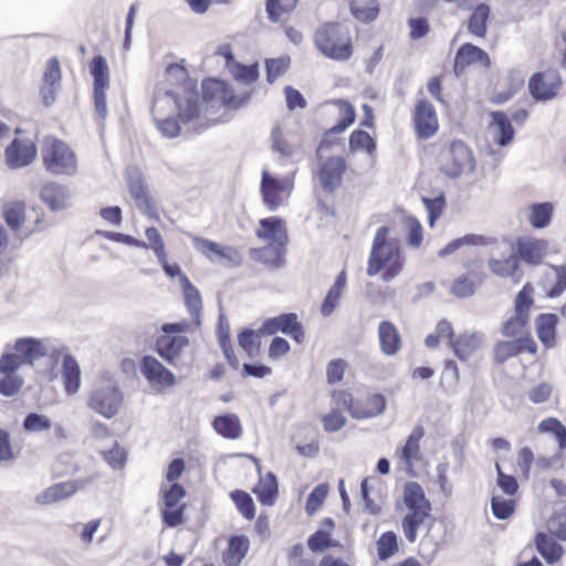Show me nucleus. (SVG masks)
Returning a JSON list of instances; mask_svg holds the SVG:
<instances>
[{"label": "nucleus", "instance_id": "1", "mask_svg": "<svg viewBox=\"0 0 566 566\" xmlns=\"http://www.w3.org/2000/svg\"><path fill=\"white\" fill-rule=\"evenodd\" d=\"M170 113L178 115L186 132L201 134L208 128L205 118L200 115V94L195 87L185 86L182 94L163 87L155 90L153 117Z\"/></svg>", "mask_w": 566, "mask_h": 566}, {"label": "nucleus", "instance_id": "2", "mask_svg": "<svg viewBox=\"0 0 566 566\" xmlns=\"http://www.w3.org/2000/svg\"><path fill=\"white\" fill-rule=\"evenodd\" d=\"M388 234L387 226L376 231L366 270L368 276H375L385 269L381 275L384 282L392 281L402 270L400 250L388 240Z\"/></svg>", "mask_w": 566, "mask_h": 566}, {"label": "nucleus", "instance_id": "3", "mask_svg": "<svg viewBox=\"0 0 566 566\" xmlns=\"http://www.w3.org/2000/svg\"><path fill=\"white\" fill-rule=\"evenodd\" d=\"M316 49L326 57L345 62L353 55V43L348 31L338 22H327L314 34Z\"/></svg>", "mask_w": 566, "mask_h": 566}, {"label": "nucleus", "instance_id": "4", "mask_svg": "<svg viewBox=\"0 0 566 566\" xmlns=\"http://www.w3.org/2000/svg\"><path fill=\"white\" fill-rule=\"evenodd\" d=\"M44 340L24 336L18 337L14 343L7 344L4 353L0 356V370L18 371L22 366H33L35 361L45 357Z\"/></svg>", "mask_w": 566, "mask_h": 566}, {"label": "nucleus", "instance_id": "5", "mask_svg": "<svg viewBox=\"0 0 566 566\" xmlns=\"http://www.w3.org/2000/svg\"><path fill=\"white\" fill-rule=\"evenodd\" d=\"M41 157L45 170L56 176H74L77 171V158L64 142L49 137L44 140Z\"/></svg>", "mask_w": 566, "mask_h": 566}, {"label": "nucleus", "instance_id": "6", "mask_svg": "<svg viewBox=\"0 0 566 566\" xmlns=\"http://www.w3.org/2000/svg\"><path fill=\"white\" fill-rule=\"evenodd\" d=\"M202 96L200 95V115L205 118L208 127L210 126L208 118L202 114L205 104L210 102H220L226 107L239 109L244 106L251 97V93L237 95L233 88L222 80L207 78L202 82Z\"/></svg>", "mask_w": 566, "mask_h": 566}, {"label": "nucleus", "instance_id": "7", "mask_svg": "<svg viewBox=\"0 0 566 566\" xmlns=\"http://www.w3.org/2000/svg\"><path fill=\"white\" fill-rule=\"evenodd\" d=\"M475 159L470 147L462 140L455 139L440 156V171L451 179H458L464 171H473Z\"/></svg>", "mask_w": 566, "mask_h": 566}, {"label": "nucleus", "instance_id": "8", "mask_svg": "<svg viewBox=\"0 0 566 566\" xmlns=\"http://www.w3.org/2000/svg\"><path fill=\"white\" fill-rule=\"evenodd\" d=\"M93 77V101L96 115L104 120L107 117L106 91L109 86V69L106 59L95 55L88 65Z\"/></svg>", "mask_w": 566, "mask_h": 566}, {"label": "nucleus", "instance_id": "9", "mask_svg": "<svg viewBox=\"0 0 566 566\" xmlns=\"http://www.w3.org/2000/svg\"><path fill=\"white\" fill-rule=\"evenodd\" d=\"M124 395L115 385L95 387L88 398V407L106 419L115 417L123 405Z\"/></svg>", "mask_w": 566, "mask_h": 566}, {"label": "nucleus", "instance_id": "10", "mask_svg": "<svg viewBox=\"0 0 566 566\" xmlns=\"http://www.w3.org/2000/svg\"><path fill=\"white\" fill-rule=\"evenodd\" d=\"M279 332L290 336L297 344H302L305 339L304 326L294 312L264 319L258 331L261 336H272Z\"/></svg>", "mask_w": 566, "mask_h": 566}, {"label": "nucleus", "instance_id": "11", "mask_svg": "<svg viewBox=\"0 0 566 566\" xmlns=\"http://www.w3.org/2000/svg\"><path fill=\"white\" fill-rule=\"evenodd\" d=\"M289 178L279 179L269 171L263 170L261 176L260 192L262 202L269 211H276L283 203V193L292 188Z\"/></svg>", "mask_w": 566, "mask_h": 566}, {"label": "nucleus", "instance_id": "12", "mask_svg": "<svg viewBox=\"0 0 566 566\" xmlns=\"http://www.w3.org/2000/svg\"><path fill=\"white\" fill-rule=\"evenodd\" d=\"M562 80L557 72H537L528 81L530 95L536 102H547L557 96Z\"/></svg>", "mask_w": 566, "mask_h": 566}, {"label": "nucleus", "instance_id": "13", "mask_svg": "<svg viewBox=\"0 0 566 566\" xmlns=\"http://www.w3.org/2000/svg\"><path fill=\"white\" fill-rule=\"evenodd\" d=\"M413 127L419 139L431 138L439 129L434 106L427 98H420L412 116Z\"/></svg>", "mask_w": 566, "mask_h": 566}, {"label": "nucleus", "instance_id": "14", "mask_svg": "<svg viewBox=\"0 0 566 566\" xmlns=\"http://www.w3.org/2000/svg\"><path fill=\"white\" fill-rule=\"evenodd\" d=\"M127 186L136 207L150 219L158 220L159 214L156 205L147 193V186L142 174L137 170L128 174Z\"/></svg>", "mask_w": 566, "mask_h": 566}, {"label": "nucleus", "instance_id": "15", "mask_svg": "<svg viewBox=\"0 0 566 566\" xmlns=\"http://www.w3.org/2000/svg\"><path fill=\"white\" fill-rule=\"evenodd\" d=\"M536 350L537 345L530 336H521L513 340H499L493 348L494 360L500 365L522 353L535 354Z\"/></svg>", "mask_w": 566, "mask_h": 566}, {"label": "nucleus", "instance_id": "16", "mask_svg": "<svg viewBox=\"0 0 566 566\" xmlns=\"http://www.w3.org/2000/svg\"><path fill=\"white\" fill-rule=\"evenodd\" d=\"M139 369L151 386L171 387L176 382V377L172 371L151 355L142 357Z\"/></svg>", "mask_w": 566, "mask_h": 566}, {"label": "nucleus", "instance_id": "17", "mask_svg": "<svg viewBox=\"0 0 566 566\" xmlns=\"http://www.w3.org/2000/svg\"><path fill=\"white\" fill-rule=\"evenodd\" d=\"M346 167L342 156L329 157L319 166L318 177L324 191L332 193L340 187Z\"/></svg>", "mask_w": 566, "mask_h": 566}, {"label": "nucleus", "instance_id": "18", "mask_svg": "<svg viewBox=\"0 0 566 566\" xmlns=\"http://www.w3.org/2000/svg\"><path fill=\"white\" fill-rule=\"evenodd\" d=\"M547 251L548 241L545 239L520 237L516 240V258L526 264L539 265Z\"/></svg>", "mask_w": 566, "mask_h": 566}, {"label": "nucleus", "instance_id": "19", "mask_svg": "<svg viewBox=\"0 0 566 566\" xmlns=\"http://www.w3.org/2000/svg\"><path fill=\"white\" fill-rule=\"evenodd\" d=\"M185 335H160L155 342V352L170 366H176L182 350L188 346Z\"/></svg>", "mask_w": 566, "mask_h": 566}, {"label": "nucleus", "instance_id": "20", "mask_svg": "<svg viewBox=\"0 0 566 566\" xmlns=\"http://www.w3.org/2000/svg\"><path fill=\"white\" fill-rule=\"evenodd\" d=\"M36 153L32 142L14 138L6 148V163L11 169L27 167L34 160Z\"/></svg>", "mask_w": 566, "mask_h": 566}, {"label": "nucleus", "instance_id": "21", "mask_svg": "<svg viewBox=\"0 0 566 566\" xmlns=\"http://www.w3.org/2000/svg\"><path fill=\"white\" fill-rule=\"evenodd\" d=\"M476 62L486 67L491 65L490 56L483 49L472 43H464L457 50L453 64L454 73L460 75L465 67Z\"/></svg>", "mask_w": 566, "mask_h": 566}, {"label": "nucleus", "instance_id": "22", "mask_svg": "<svg viewBox=\"0 0 566 566\" xmlns=\"http://www.w3.org/2000/svg\"><path fill=\"white\" fill-rule=\"evenodd\" d=\"M387 401L384 395L373 394L365 400H356V403L349 406V415L354 419L364 420L378 417L384 413Z\"/></svg>", "mask_w": 566, "mask_h": 566}, {"label": "nucleus", "instance_id": "23", "mask_svg": "<svg viewBox=\"0 0 566 566\" xmlns=\"http://www.w3.org/2000/svg\"><path fill=\"white\" fill-rule=\"evenodd\" d=\"M40 198L51 211L56 212L67 208L71 192L67 186L49 181L41 188Z\"/></svg>", "mask_w": 566, "mask_h": 566}, {"label": "nucleus", "instance_id": "24", "mask_svg": "<svg viewBox=\"0 0 566 566\" xmlns=\"http://www.w3.org/2000/svg\"><path fill=\"white\" fill-rule=\"evenodd\" d=\"M260 229L255 234L259 239L270 241L271 243L287 245L289 237L284 228L283 220L280 217H268L260 220Z\"/></svg>", "mask_w": 566, "mask_h": 566}, {"label": "nucleus", "instance_id": "25", "mask_svg": "<svg viewBox=\"0 0 566 566\" xmlns=\"http://www.w3.org/2000/svg\"><path fill=\"white\" fill-rule=\"evenodd\" d=\"M286 245L271 243L261 248H251L250 256L270 269L277 270L283 266Z\"/></svg>", "mask_w": 566, "mask_h": 566}, {"label": "nucleus", "instance_id": "26", "mask_svg": "<svg viewBox=\"0 0 566 566\" xmlns=\"http://www.w3.org/2000/svg\"><path fill=\"white\" fill-rule=\"evenodd\" d=\"M80 489L76 481L55 483L39 493L34 501L40 505H49L72 496Z\"/></svg>", "mask_w": 566, "mask_h": 566}, {"label": "nucleus", "instance_id": "27", "mask_svg": "<svg viewBox=\"0 0 566 566\" xmlns=\"http://www.w3.org/2000/svg\"><path fill=\"white\" fill-rule=\"evenodd\" d=\"M378 339L380 350L387 356H395L401 348V337L397 327L389 321L378 325Z\"/></svg>", "mask_w": 566, "mask_h": 566}, {"label": "nucleus", "instance_id": "28", "mask_svg": "<svg viewBox=\"0 0 566 566\" xmlns=\"http://www.w3.org/2000/svg\"><path fill=\"white\" fill-rule=\"evenodd\" d=\"M62 379L67 396H73L80 390L81 368L75 357L70 353L63 356Z\"/></svg>", "mask_w": 566, "mask_h": 566}, {"label": "nucleus", "instance_id": "29", "mask_svg": "<svg viewBox=\"0 0 566 566\" xmlns=\"http://www.w3.org/2000/svg\"><path fill=\"white\" fill-rule=\"evenodd\" d=\"M181 290L187 310L196 326L201 325L202 300L199 290L190 282L187 275L181 276Z\"/></svg>", "mask_w": 566, "mask_h": 566}, {"label": "nucleus", "instance_id": "30", "mask_svg": "<svg viewBox=\"0 0 566 566\" xmlns=\"http://www.w3.org/2000/svg\"><path fill=\"white\" fill-rule=\"evenodd\" d=\"M403 503L409 512H431V503L426 497L424 491L417 482H408L403 489Z\"/></svg>", "mask_w": 566, "mask_h": 566}, {"label": "nucleus", "instance_id": "31", "mask_svg": "<svg viewBox=\"0 0 566 566\" xmlns=\"http://www.w3.org/2000/svg\"><path fill=\"white\" fill-rule=\"evenodd\" d=\"M535 547L548 565L558 562L564 553L563 546L545 532L536 533Z\"/></svg>", "mask_w": 566, "mask_h": 566}, {"label": "nucleus", "instance_id": "32", "mask_svg": "<svg viewBox=\"0 0 566 566\" xmlns=\"http://www.w3.org/2000/svg\"><path fill=\"white\" fill-rule=\"evenodd\" d=\"M536 333L538 339L546 348H552L556 344V326L558 317L554 313H543L536 317Z\"/></svg>", "mask_w": 566, "mask_h": 566}, {"label": "nucleus", "instance_id": "33", "mask_svg": "<svg viewBox=\"0 0 566 566\" xmlns=\"http://www.w3.org/2000/svg\"><path fill=\"white\" fill-rule=\"evenodd\" d=\"M212 427L218 434L229 440L239 439L242 433L241 421L235 413H224L214 417Z\"/></svg>", "mask_w": 566, "mask_h": 566}, {"label": "nucleus", "instance_id": "34", "mask_svg": "<svg viewBox=\"0 0 566 566\" xmlns=\"http://www.w3.org/2000/svg\"><path fill=\"white\" fill-rule=\"evenodd\" d=\"M347 276L345 270L340 271L336 276L333 285L328 290L321 305V314L325 317L332 315L339 303L340 296L345 289Z\"/></svg>", "mask_w": 566, "mask_h": 566}, {"label": "nucleus", "instance_id": "35", "mask_svg": "<svg viewBox=\"0 0 566 566\" xmlns=\"http://www.w3.org/2000/svg\"><path fill=\"white\" fill-rule=\"evenodd\" d=\"M253 492L262 505L272 506L279 493L276 475L272 472H268L264 480H260L254 486Z\"/></svg>", "mask_w": 566, "mask_h": 566}, {"label": "nucleus", "instance_id": "36", "mask_svg": "<svg viewBox=\"0 0 566 566\" xmlns=\"http://www.w3.org/2000/svg\"><path fill=\"white\" fill-rule=\"evenodd\" d=\"M491 9L486 3H479L471 13L468 21V31L474 36L484 38L488 32V23Z\"/></svg>", "mask_w": 566, "mask_h": 566}, {"label": "nucleus", "instance_id": "37", "mask_svg": "<svg viewBox=\"0 0 566 566\" xmlns=\"http://www.w3.org/2000/svg\"><path fill=\"white\" fill-rule=\"evenodd\" d=\"M153 119L157 129L166 138H176L182 132L186 135L192 134L191 132H186L181 119L176 113L153 117Z\"/></svg>", "mask_w": 566, "mask_h": 566}, {"label": "nucleus", "instance_id": "38", "mask_svg": "<svg viewBox=\"0 0 566 566\" xmlns=\"http://www.w3.org/2000/svg\"><path fill=\"white\" fill-rule=\"evenodd\" d=\"M554 206L552 202H536L530 206L528 222L534 229H544L553 219Z\"/></svg>", "mask_w": 566, "mask_h": 566}, {"label": "nucleus", "instance_id": "39", "mask_svg": "<svg viewBox=\"0 0 566 566\" xmlns=\"http://www.w3.org/2000/svg\"><path fill=\"white\" fill-rule=\"evenodd\" d=\"M424 436V429L422 426H416L411 433L408 436L406 443L400 449V459L408 467L412 465V460L419 457L420 453V440Z\"/></svg>", "mask_w": 566, "mask_h": 566}, {"label": "nucleus", "instance_id": "40", "mask_svg": "<svg viewBox=\"0 0 566 566\" xmlns=\"http://www.w3.org/2000/svg\"><path fill=\"white\" fill-rule=\"evenodd\" d=\"M489 269L496 276H512L516 283L520 281V277H516L520 271V261L514 253L503 260L491 258L489 260Z\"/></svg>", "mask_w": 566, "mask_h": 566}, {"label": "nucleus", "instance_id": "41", "mask_svg": "<svg viewBox=\"0 0 566 566\" xmlns=\"http://www.w3.org/2000/svg\"><path fill=\"white\" fill-rule=\"evenodd\" d=\"M492 241L493 239L490 237L469 233L461 238H457L450 241L447 245L439 250L438 255L440 258H446L454 253L458 249H460L463 245H489L492 243Z\"/></svg>", "mask_w": 566, "mask_h": 566}, {"label": "nucleus", "instance_id": "42", "mask_svg": "<svg viewBox=\"0 0 566 566\" xmlns=\"http://www.w3.org/2000/svg\"><path fill=\"white\" fill-rule=\"evenodd\" d=\"M250 547V543L244 535H232L229 538L228 549L224 560L228 566H238L245 557Z\"/></svg>", "mask_w": 566, "mask_h": 566}, {"label": "nucleus", "instance_id": "43", "mask_svg": "<svg viewBox=\"0 0 566 566\" xmlns=\"http://www.w3.org/2000/svg\"><path fill=\"white\" fill-rule=\"evenodd\" d=\"M481 342L482 336L473 333L458 337L451 346L458 359L465 361L480 347Z\"/></svg>", "mask_w": 566, "mask_h": 566}, {"label": "nucleus", "instance_id": "44", "mask_svg": "<svg viewBox=\"0 0 566 566\" xmlns=\"http://www.w3.org/2000/svg\"><path fill=\"white\" fill-rule=\"evenodd\" d=\"M490 116L492 118V123L499 129V138L496 143L501 147H505L511 144V142L514 139L515 132L509 116L502 111H493L490 113Z\"/></svg>", "mask_w": 566, "mask_h": 566}, {"label": "nucleus", "instance_id": "45", "mask_svg": "<svg viewBox=\"0 0 566 566\" xmlns=\"http://www.w3.org/2000/svg\"><path fill=\"white\" fill-rule=\"evenodd\" d=\"M430 516L429 513H424V512H408L402 521H401V528H402V533L406 537V539L409 542V543H415L417 541V537H418V528L420 527V525L423 524V522L426 521V518H428Z\"/></svg>", "mask_w": 566, "mask_h": 566}, {"label": "nucleus", "instance_id": "46", "mask_svg": "<svg viewBox=\"0 0 566 566\" xmlns=\"http://www.w3.org/2000/svg\"><path fill=\"white\" fill-rule=\"evenodd\" d=\"M538 431L552 434L559 450L566 449V427L557 418L551 417L542 420L538 424Z\"/></svg>", "mask_w": 566, "mask_h": 566}, {"label": "nucleus", "instance_id": "47", "mask_svg": "<svg viewBox=\"0 0 566 566\" xmlns=\"http://www.w3.org/2000/svg\"><path fill=\"white\" fill-rule=\"evenodd\" d=\"M25 206L22 201L9 202L3 206V219L12 230L21 228L25 220Z\"/></svg>", "mask_w": 566, "mask_h": 566}, {"label": "nucleus", "instance_id": "48", "mask_svg": "<svg viewBox=\"0 0 566 566\" xmlns=\"http://www.w3.org/2000/svg\"><path fill=\"white\" fill-rule=\"evenodd\" d=\"M516 510V502L511 497L493 494L491 497V511L495 518L505 521L510 518Z\"/></svg>", "mask_w": 566, "mask_h": 566}, {"label": "nucleus", "instance_id": "49", "mask_svg": "<svg viewBox=\"0 0 566 566\" xmlns=\"http://www.w3.org/2000/svg\"><path fill=\"white\" fill-rule=\"evenodd\" d=\"M348 146L350 151L364 149L369 155L376 150V142L369 133L363 129H355L350 133Z\"/></svg>", "mask_w": 566, "mask_h": 566}, {"label": "nucleus", "instance_id": "50", "mask_svg": "<svg viewBox=\"0 0 566 566\" xmlns=\"http://www.w3.org/2000/svg\"><path fill=\"white\" fill-rule=\"evenodd\" d=\"M230 497L235 504L238 511L247 520H252L255 516V505L253 499L249 493L242 490H234L230 493Z\"/></svg>", "mask_w": 566, "mask_h": 566}, {"label": "nucleus", "instance_id": "51", "mask_svg": "<svg viewBox=\"0 0 566 566\" xmlns=\"http://www.w3.org/2000/svg\"><path fill=\"white\" fill-rule=\"evenodd\" d=\"M349 10L355 19L364 23L373 22L379 14V6L375 1H370L366 4L352 1L349 3Z\"/></svg>", "mask_w": 566, "mask_h": 566}, {"label": "nucleus", "instance_id": "52", "mask_svg": "<svg viewBox=\"0 0 566 566\" xmlns=\"http://www.w3.org/2000/svg\"><path fill=\"white\" fill-rule=\"evenodd\" d=\"M534 289L530 283L524 284V286L516 294L514 300V313L518 314V316H524L530 318V310L534 304L533 298Z\"/></svg>", "mask_w": 566, "mask_h": 566}, {"label": "nucleus", "instance_id": "53", "mask_svg": "<svg viewBox=\"0 0 566 566\" xmlns=\"http://www.w3.org/2000/svg\"><path fill=\"white\" fill-rule=\"evenodd\" d=\"M3 377L0 378V394L4 397L15 396L22 388L24 380L17 371L0 370Z\"/></svg>", "mask_w": 566, "mask_h": 566}, {"label": "nucleus", "instance_id": "54", "mask_svg": "<svg viewBox=\"0 0 566 566\" xmlns=\"http://www.w3.org/2000/svg\"><path fill=\"white\" fill-rule=\"evenodd\" d=\"M398 551L397 535L392 531L385 532L377 541V555L380 560H387Z\"/></svg>", "mask_w": 566, "mask_h": 566}, {"label": "nucleus", "instance_id": "55", "mask_svg": "<svg viewBox=\"0 0 566 566\" xmlns=\"http://www.w3.org/2000/svg\"><path fill=\"white\" fill-rule=\"evenodd\" d=\"M229 70L238 82L245 85L255 82L259 77V67L256 64L247 65L235 62Z\"/></svg>", "mask_w": 566, "mask_h": 566}, {"label": "nucleus", "instance_id": "56", "mask_svg": "<svg viewBox=\"0 0 566 566\" xmlns=\"http://www.w3.org/2000/svg\"><path fill=\"white\" fill-rule=\"evenodd\" d=\"M422 202L428 211L429 226L433 227L434 222L441 217L444 206L446 197L443 192H440L434 198L422 197Z\"/></svg>", "mask_w": 566, "mask_h": 566}, {"label": "nucleus", "instance_id": "57", "mask_svg": "<svg viewBox=\"0 0 566 566\" xmlns=\"http://www.w3.org/2000/svg\"><path fill=\"white\" fill-rule=\"evenodd\" d=\"M496 470V485L501 489V491L507 495L513 496L518 491V482L517 479L512 474H506L502 471L501 465L495 463Z\"/></svg>", "mask_w": 566, "mask_h": 566}, {"label": "nucleus", "instance_id": "58", "mask_svg": "<svg viewBox=\"0 0 566 566\" xmlns=\"http://www.w3.org/2000/svg\"><path fill=\"white\" fill-rule=\"evenodd\" d=\"M328 494V485L326 483H321L316 485L306 499L305 510L307 514L312 515L315 513L318 507L324 503L326 496Z\"/></svg>", "mask_w": 566, "mask_h": 566}, {"label": "nucleus", "instance_id": "59", "mask_svg": "<svg viewBox=\"0 0 566 566\" xmlns=\"http://www.w3.org/2000/svg\"><path fill=\"white\" fill-rule=\"evenodd\" d=\"M290 57L281 56L276 59H269L265 61L266 81L272 84L281 76L289 67Z\"/></svg>", "mask_w": 566, "mask_h": 566}, {"label": "nucleus", "instance_id": "60", "mask_svg": "<svg viewBox=\"0 0 566 566\" xmlns=\"http://www.w3.org/2000/svg\"><path fill=\"white\" fill-rule=\"evenodd\" d=\"M22 426L28 432H40L49 430L52 423L48 417L38 412H30L24 417Z\"/></svg>", "mask_w": 566, "mask_h": 566}, {"label": "nucleus", "instance_id": "61", "mask_svg": "<svg viewBox=\"0 0 566 566\" xmlns=\"http://www.w3.org/2000/svg\"><path fill=\"white\" fill-rule=\"evenodd\" d=\"M193 247L197 251L202 253L206 258H208L211 262H217V258L221 252L222 245L219 243L211 241L201 237H193Z\"/></svg>", "mask_w": 566, "mask_h": 566}, {"label": "nucleus", "instance_id": "62", "mask_svg": "<svg viewBox=\"0 0 566 566\" xmlns=\"http://www.w3.org/2000/svg\"><path fill=\"white\" fill-rule=\"evenodd\" d=\"M530 318L524 316H518V314L514 313V316L506 319L501 328V333L504 337H515L521 335L524 328L527 326Z\"/></svg>", "mask_w": 566, "mask_h": 566}, {"label": "nucleus", "instance_id": "63", "mask_svg": "<svg viewBox=\"0 0 566 566\" xmlns=\"http://www.w3.org/2000/svg\"><path fill=\"white\" fill-rule=\"evenodd\" d=\"M347 363L345 359L337 358L328 361L326 366V381L329 385L338 384L343 380Z\"/></svg>", "mask_w": 566, "mask_h": 566}, {"label": "nucleus", "instance_id": "64", "mask_svg": "<svg viewBox=\"0 0 566 566\" xmlns=\"http://www.w3.org/2000/svg\"><path fill=\"white\" fill-rule=\"evenodd\" d=\"M555 271L556 280L551 289L547 290L546 296L548 298H556L566 290V265H552Z\"/></svg>", "mask_w": 566, "mask_h": 566}]
</instances>
